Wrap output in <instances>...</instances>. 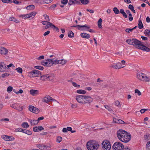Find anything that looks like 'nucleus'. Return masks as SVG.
Here are the masks:
<instances>
[{
  "label": "nucleus",
  "mask_w": 150,
  "mask_h": 150,
  "mask_svg": "<svg viewBox=\"0 0 150 150\" xmlns=\"http://www.w3.org/2000/svg\"><path fill=\"white\" fill-rule=\"evenodd\" d=\"M117 136L118 139L121 142L127 143L130 140L131 135L123 129H119L117 132Z\"/></svg>",
  "instance_id": "nucleus-1"
},
{
  "label": "nucleus",
  "mask_w": 150,
  "mask_h": 150,
  "mask_svg": "<svg viewBox=\"0 0 150 150\" xmlns=\"http://www.w3.org/2000/svg\"><path fill=\"white\" fill-rule=\"evenodd\" d=\"M126 42L128 44L133 45L134 47L139 49L141 48L143 43L135 38L128 39L126 40Z\"/></svg>",
  "instance_id": "nucleus-2"
},
{
  "label": "nucleus",
  "mask_w": 150,
  "mask_h": 150,
  "mask_svg": "<svg viewBox=\"0 0 150 150\" xmlns=\"http://www.w3.org/2000/svg\"><path fill=\"white\" fill-rule=\"evenodd\" d=\"M86 146L88 150H97L99 145L95 140H90L87 143Z\"/></svg>",
  "instance_id": "nucleus-3"
},
{
  "label": "nucleus",
  "mask_w": 150,
  "mask_h": 150,
  "mask_svg": "<svg viewBox=\"0 0 150 150\" xmlns=\"http://www.w3.org/2000/svg\"><path fill=\"white\" fill-rule=\"evenodd\" d=\"M102 146L103 150H110L111 147L110 142L107 140H105L102 142Z\"/></svg>",
  "instance_id": "nucleus-4"
},
{
  "label": "nucleus",
  "mask_w": 150,
  "mask_h": 150,
  "mask_svg": "<svg viewBox=\"0 0 150 150\" xmlns=\"http://www.w3.org/2000/svg\"><path fill=\"white\" fill-rule=\"evenodd\" d=\"M72 27H73L76 28H85L83 29V30L85 31H88L91 33H95V30L89 28H90V26L86 24H85V25H74L72 26Z\"/></svg>",
  "instance_id": "nucleus-5"
},
{
  "label": "nucleus",
  "mask_w": 150,
  "mask_h": 150,
  "mask_svg": "<svg viewBox=\"0 0 150 150\" xmlns=\"http://www.w3.org/2000/svg\"><path fill=\"white\" fill-rule=\"evenodd\" d=\"M124 146L121 142H115L112 146L113 150H122L124 148Z\"/></svg>",
  "instance_id": "nucleus-6"
},
{
  "label": "nucleus",
  "mask_w": 150,
  "mask_h": 150,
  "mask_svg": "<svg viewBox=\"0 0 150 150\" xmlns=\"http://www.w3.org/2000/svg\"><path fill=\"white\" fill-rule=\"evenodd\" d=\"M53 75L45 74L43 75L40 77V79L42 81L51 80L53 79Z\"/></svg>",
  "instance_id": "nucleus-7"
},
{
  "label": "nucleus",
  "mask_w": 150,
  "mask_h": 150,
  "mask_svg": "<svg viewBox=\"0 0 150 150\" xmlns=\"http://www.w3.org/2000/svg\"><path fill=\"white\" fill-rule=\"evenodd\" d=\"M85 96L82 95H78L76 97V100L78 102L82 104H84Z\"/></svg>",
  "instance_id": "nucleus-8"
},
{
  "label": "nucleus",
  "mask_w": 150,
  "mask_h": 150,
  "mask_svg": "<svg viewBox=\"0 0 150 150\" xmlns=\"http://www.w3.org/2000/svg\"><path fill=\"white\" fill-rule=\"evenodd\" d=\"M28 109L30 111L35 114L39 113L40 111L38 108L32 105L30 106Z\"/></svg>",
  "instance_id": "nucleus-9"
},
{
  "label": "nucleus",
  "mask_w": 150,
  "mask_h": 150,
  "mask_svg": "<svg viewBox=\"0 0 150 150\" xmlns=\"http://www.w3.org/2000/svg\"><path fill=\"white\" fill-rule=\"evenodd\" d=\"M1 137L6 141H12L14 139V138L13 137L6 135H2L1 136Z\"/></svg>",
  "instance_id": "nucleus-10"
},
{
  "label": "nucleus",
  "mask_w": 150,
  "mask_h": 150,
  "mask_svg": "<svg viewBox=\"0 0 150 150\" xmlns=\"http://www.w3.org/2000/svg\"><path fill=\"white\" fill-rule=\"evenodd\" d=\"M93 101L92 98L89 96H85L84 101L85 104L86 103L90 104Z\"/></svg>",
  "instance_id": "nucleus-11"
},
{
  "label": "nucleus",
  "mask_w": 150,
  "mask_h": 150,
  "mask_svg": "<svg viewBox=\"0 0 150 150\" xmlns=\"http://www.w3.org/2000/svg\"><path fill=\"white\" fill-rule=\"evenodd\" d=\"M6 71V64L3 62L0 63V71L4 72Z\"/></svg>",
  "instance_id": "nucleus-12"
},
{
  "label": "nucleus",
  "mask_w": 150,
  "mask_h": 150,
  "mask_svg": "<svg viewBox=\"0 0 150 150\" xmlns=\"http://www.w3.org/2000/svg\"><path fill=\"white\" fill-rule=\"evenodd\" d=\"M8 53L7 49L5 48L0 47V54L2 55H6Z\"/></svg>",
  "instance_id": "nucleus-13"
},
{
  "label": "nucleus",
  "mask_w": 150,
  "mask_h": 150,
  "mask_svg": "<svg viewBox=\"0 0 150 150\" xmlns=\"http://www.w3.org/2000/svg\"><path fill=\"white\" fill-rule=\"evenodd\" d=\"M113 122L115 123L120 124H125L126 123L122 120L120 119H117L114 117L113 118Z\"/></svg>",
  "instance_id": "nucleus-14"
},
{
  "label": "nucleus",
  "mask_w": 150,
  "mask_h": 150,
  "mask_svg": "<svg viewBox=\"0 0 150 150\" xmlns=\"http://www.w3.org/2000/svg\"><path fill=\"white\" fill-rule=\"evenodd\" d=\"M144 74L143 73L139 72L137 74V78L139 80L143 81Z\"/></svg>",
  "instance_id": "nucleus-15"
},
{
  "label": "nucleus",
  "mask_w": 150,
  "mask_h": 150,
  "mask_svg": "<svg viewBox=\"0 0 150 150\" xmlns=\"http://www.w3.org/2000/svg\"><path fill=\"white\" fill-rule=\"evenodd\" d=\"M30 94L33 96H36L39 94V91L36 90L31 89L30 91Z\"/></svg>",
  "instance_id": "nucleus-16"
},
{
  "label": "nucleus",
  "mask_w": 150,
  "mask_h": 150,
  "mask_svg": "<svg viewBox=\"0 0 150 150\" xmlns=\"http://www.w3.org/2000/svg\"><path fill=\"white\" fill-rule=\"evenodd\" d=\"M36 146L41 150L47 149V148H49V147L41 144H37L36 145Z\"/></svg>",
  "instance_id": "nucleus-17"
},
{
  "label": "nucleus",
  "mask_w": 150,
  "mask_h": 150,
  "mask_svg": "<svg viewBox=\"0 0 150 150\" xmlns=\"http://www.w3.org/2000/svg\"><path fill=\"white\" fill-rule=\"evenodd\" d=\"M33 75L34 76V77L39 76L41 75V72L38 70H33Z\"/></svg>",
  "instance_id": "nucleus-18"
},
{
  "label": "nucleus",
  "mask_w": 150,
  "mask_h": 150,
  "mask_svg": "<svg viewBox=\"0 0 150 150\" xmlns=\"http://www.w3.org/2000/svg\"><path fill=\"white\" fill-rule=\"evenodd\" d=\"M80 4L79 1L76 0H69L68 2L69 5H71L73 4Z\"/></svg>",
  "instance_id": "nucleus-19"
},
{
  "label": "nucleus",
  "mask_w": 150,
  "mask_h": 150,
  "mask_svg": "<svg viewBox=\"0 0 150 150\" xmlns=\"http://www.w3.org/2000/svg\"><path fill=\"white\" fill-rule=\"evenodd\" d=\"M141 48L140 49L141 50H144L146 52H149L150 51V48L148 47H147L145 46L144 45L143 43V45L141 47Z\"/></svg>",
  "instance_id": "nucleus-20"
},
{
  "label": "nucleus",
  "mask_w": 150,
  "mask_h": 150,
  "mask_svg": "<svg viewBox=\"0 0 150 150\" xmlns=\"http://www.w3.org/2000/svg\"><path fill=\"white\" fill-rule=\"evenodd\" d=\"M11 106V107L20 111H22L23 110V108H21L18 106L15 103L12 104Z\"/></svg>",
  "instance_id": "nucleus-21"
},
{
  "label": "nucleus",
  "mask_w": 150,
  "mask_h": 150,
  "mask_svg": "<svg viewBox=\"0 0 150 150\" xmlns=\"http://www.w3.org/2000/svg\"><path fill=\"white\" fill-rule=\"evenodd\" d=\"M119 65H116L115 64L112 65H111L110 67L114 69H119L122 68H123L125 67V66H122L121 65V66H118Z\"/></svg>",
  "instance_id": "nucleus-22"
},
{
  "label": "nucleus",
  "mask_w": 150,
  "mask_h": 150,
  "mask_svg": "<svg viewBox=\"0 0 150 150\" xmlns=\"http://www.w3.org/2000/svg\"><path fill=\"white\" fill-rule=\"evenodd\" d=\"M81 36L82 38L86 39H88L90 37L89 35L85 33H82L81 34Z\"/></svg>",
  "instance_id": "nucleus-23"
},
{
  "label": "nucleus",
  "mask_w": 150,
  "mask_h": 150,
  "mask_svg": "<svg viewBox=\"0 0 150 150\" xmlns=\"http://www.w3.org/2000/svg\"><path fill=\"white\" fill-rule=\"evenodd\" d=\"M143 81L149 82L150 81V76L145 74Z\"/></svg>",
  "instance_id": "nucleus-24"
},
{
  "label": "nucleus",
  "mask_w": 150,
  "mask_h": 150,
  "mask_svg": "<svg viewBox=\"0 0 150 150\" xmlns=\"http://www.w3.org/2000/svg\"><path fill=\"white\" fill-rule=\"evenodd\" d=\"M30 122L32 126L37 125L38 123L37 120H30Z\"/></svg>",
  "instance_id": "nucleus-25"
},
{
  "label": "nucleus",
  "mask_w": 150,
  "mask_h": 150,
  "mask_svg": "<svg viewBox=\"0 0 150 150\" xmlns=\"http://www.w3.org/2000/svg\"><path fill=\"white\" fill-rule=\"evenodd\" d=\"M139 23L138 24V28L139 29H142L143 27V24L142 23L141 20L140 18L138 21Z\"/></svg>",
  "instance_id": "nucleus-26"
},
{
  "label": "nucleus",
  "mask_w": 150,
  "mask_h": 150,
  "mask_svg": "<svg viewBox=\"0 0 150 150\" xmlns=\"http://www.w3.org/2000/svg\"><path fill=\"white\" fill-rule=\"evenodd\" d=\"M9 20L14 21L16 23H19L20 22L19 20L13 17H10L9 18Z\"/></svg>",
  "instance_id": "nucleus-27"
},
{
  "label": "nucleus",
  "mask_w": 150,
  "mask_h": 150,
  "mask_svg": "<svg viewBox=\"0 0 150 150\" xmlns=\"http://www.w3.org/2000/svg\"><path fill=\"white\" fill-rule=\"evenodd\" d=\"M21 126L22 127L24 128H27L29 127L28 123L26 122H23L21 124Z\"/></svg>",
  "instance_id": "nucleus-28"
},
{
  "label": "nucleus",
  "mask_w": 150,
  "mask_h": 150,
  "mask_svg": "<svg viewBox=\"0 0 150 150\" xmlns=\"http://www.w3.org/2000/svg\"><path fill=\"white\" fill-rule=\"evenodd\" d=\"M44 25H47L48 23H49V25L50 26H51V25H52V23H51L50 22L48 21H43L41 22Z\"/></svg>",
  "instance_id": "nucleus-29"
},
{
  "label": "nucleus",
  "mask_w": 150,
  "mask_h": 150,
  "mask_svg": "<svg viewBox=\"0 0 150 150\" xmlns=\"http://www.w3.org/2000/svg\"><path fill=\"white\" fill-rule=\"evenodd\" d=\"M86 92V91L81 89L78 90L77 91V93L79 94H85Z\"/></svg>",
  "instance_id": "nucleus-30"
},
{
  "label": "nucleus",
  "mask_w": 150,
  "mask_h": 150,
  "mask_svg": "<svg viewBox=\"0 0 150 150\" xmlns=\"http://www.w3.org/2000/svg\"><path fill=\"white\" fill-rule=\"evenodd\" d=\"M45 60L47 61V63L48 65H47V66L50 67L52 66V59H48L47 60Z\"/></svg>",
  "instance_id": "nucleus-31"
},
{
  "label": "nucleus",
  "mask_w": 150,
  "mask_h": 150,
  "mask_svg": "<svg viewBox=\"0 0 150 150\" xmlns=\"http://www.w3.org/2000/svg\"><path fill=\"white\" fill-rule=\"evenodd\" d=\"M68 36L70 38H72L74 37V34L70 30L68 32Z\"/></svg>",
  "instance_id": "nucleus-32"
},
{
  "label": "nucleus",
  "mask_w": 150,
  "mask_h": 150,
  "mask_svg": "<svg viewBox=\"0 0 150 150\" xmlns=\"http://www.w3.org/2000/svg\"><path fill=\"white\" fill-rule=\"evenodd\" d=\"M35 7L33 5H30L26 7V9L28 10H32L34 9Z\"/></svg>",
  "instance_id": "nucleus-33"
},
{
  "label": "nucleus",
  "mask_w": 150,
  "mask_h": 150,
  "mask_svg": "<svg viewBox=\"0 0 150 150\" xmlns=\"http://www.w3.org/2000/svg\"><path fill=\"white\" fill-rule=\"evenodd\" d=\"M129 8L131 10V11L134 13H135V11L134 9V7L131 4H130L129 5Z\"/></svg>",
  "instance_id": "nucleus-34"
},
{
  "label": "nucleus",
  "mask_w": 150,
  "mask_h": 150,
  "mask_svg": "<svg viewBox=\"0 0 150 150\" xmlns=\"http://www.w3.org/2000/svg\"><path fill=\"white\" fill-rule=\"evenodd\" d=\"M81 3L84 5H86L88 4L89 1L88 0H79Z\"/></svg>",
  "instance_id": "nucleus-35"
},
{
  "label": "nucleus",
  "mask_w": 150,
  "mask_h": 150,
  "mask_svg": "<svg viewBox=\"0 0 150 150\" xmlns=\"http://www.w3.org/2000/svg\"><path fill=\"white\" fill-rule=\"evenodd\" d=\"M102 19L101 18H100L98 21V26L100 28H102Z\"/></svg>",
  "instance_id": "nucleus-36"
},
{
  "label": "nucleus",
  "mask_w": 150,
  "mask_h": 150,
  "mask_svg": "<svg viewBox=\"0 0 150 150\" xmlns=\"http://www.w3.org/2000/svg\"><path fill=\"white\" fill-rule=\"evenodd\" d=\"M59 61L57 59L56 60H54L53 59H52V66L53 64H57L59 63Z\"/></svg>",
  "instance_id": "nucleus-37"
},
{
  "label": "nucleus",
  "mask_w": 150,
  "mask_h": 150,
  "mask_svg": "<svg viewBox=\"0 0 150 150\" xmlns=\"http://www.w3.org/2000/svg\"><path fill=\"white\" fill-rule=\"evenodd\" d=\"M113 11L116 14H118L120 13V11L117 7H114L113 8Z\"/></svg>",
  "instance_id": "nucleus-38"
},
{
  "label": "nucleus",
  "mask_w": 150,
  "mask_h": 150,
  "mask_svg": "<svg viewBox=\"0 0 150 150\" xmlns=\"http://www.w3.org/2000/svg\"><path fill=\"white\" fill-rule=\"evenodd\" d=\"M36 13L34 12H31L30 13L28 14V15L29 16V17L30 18V17H33V18L35 15L36 14Z\"/></svg>",
  "instance_id": "nucleus-39"
},
{
  "label": "nucleus",
  "mask_w": 150,
  "mask_h": 150,
  "mask_svg": "<svg viewBox=\"0 0 150 150\" xmlns=\"http://www.w3.org/2000/svg\"><path fill=\"white\" fill-rule=\"evenodd\" d=\"M34 68L37 69L42 70L44 69V67L41 66H36L34 67Z\"/></svg>",
  "instance_id": "nucleus-40"
},
{
  "label": "nucleus",
  "mask_w": 150,
  "mask_h": 150,
  "mask_svg": "<svg viewBox=\"0 0 150 150\" xmlns=\"http://www.w3.org/2000/svg\"><path fill=\"white\" fill-rule=\"evenodd\" d=\"M20 17H22L24 19L26 18H30L28 14L21 15H20Z\"/></svg>",
  "instance_id": "nucleus-41"
},
{
  "label": "nucleus",
  "mask_w": 150,
  "mask_h": 150,
  "mask_svg": "<svg viewBox=\"0 0 150 150\" xmlns=\"http://www.w3.org/2000/svg\"><path fill=\"white\" fill-rule=\"evenodd\" d=\"M59 63L62 65L64 64H66L67 62L66 60H64L63 59H62L61 60H59Z\"/></svg>",
  "instance_id": "nucleus-42"
},
{
  "label": "nucleus",
  "mask_w": 150,
  "mask_h": 150,
  "mask_svg": "<svg viewBox=\"0 0 150 150\" xmlns=\"http://www.w3.org/2000/svg\"><path fill=\"white\" fill-rule=\"evenodd\" d=\"M104 107L109 111H112V110L111 109V107L110 106H108L107 105H104Z\"/></svg>",
  "instance_id": "nucleus-43"
},
{
  "label": "nucleus",
  "mask_w": 150,
  "mask_h": 150,
  "mask_svg": "<svg viewBox=\"0 0 150 150\" xmlns=\"http://www.w3.org/2000/svg\"><path fill=\"white\" fill-rule=\"evenodd\" d=\"M16 70L19 73L21 74L23 71L22 68L21 67H18L16 69Z\"/></svg>",
  "instance_id": "nucleus-44"
},
{
  "label": "nucleus",
  "mask_w": 150,
  "mask_h": 150,
  "mask_svg": "<svg viewBox=\"0 0 150 150\" xmlns=\"http://www.w3.org/2000/svg\"><path fill=\"white\" fill-rule=\"evenodd\" d=\"M144 33L145 35L147 36H149L150 35V32L149 31L148 29H146L145 30Z\"/></svg>",
  "instance_id": "nucleus-45"
},
{
  "label": "nucleus",
  "mask_w": 150,
  "mask_h": 150,
  "mask_svg": "<svg viewBox=\"0 0 150 150\" xmlns=\"http://www.w3.org/2000/svg\"><path fill=\"white\" fill-rule=\"evenodd\" d=\"M149 135H144V139L146 141H147L150 139Z\"/></svg>",
  "instance_id": "nucleus-46"
},
{
  "label": "nucleus",
  "mask_w": 150,
  "mask_h": 150,
  "mask_svg": "<svg viewBox=\"0 0 150 150\" xmlns=\"http://www.w3.org/2000/svg\"><path fill=\"white\" fill-rule=\"evenodd\" d=\"M33 71H31L28 73V75L30 77H34V76L33 75Z\"/></svg>",
  "instance_id": "nucleus-47"
},
{
  "label": "nucleus",
  "mask_w": 150,
  "mask_h": 150,
  "mask_svg": "<svg viewBox=\"0 0 150 150\" xmlns=\"http://www.w3.org/2000/svg\"><path fill=\"white\" fill-rule=\"evenodd\" d=\"M24 133L26 134L29 135H30L32 134L30 130H26V129L25 131V132H24Z\"/></svg>",
  "instance_id": "nucleus-48"
},
{
  "label": "nucleus",
  "mask_w": 150,
  "mask_h": 150,
  "mask_svg": "<svg viewBox=\"0 0 150 150\" xmlns=\"http://www.w3.org/2000/svg\"><path fill=\"white\" fill-rule=\"evenodd\" d=\"M13 90V88L11 86H9L7 89V91L8 93H10Z\"/></svg>",
  "instance_id": "nucleus-49"
},
{
  "label": "nucleus",
  "mask_w": 150,
  "mask_h": 150,
  "mask_svg": "<svg viewBox=\"0 0 150 150\" xmlns=\"http://www.w3.org/2000/svg\"><path fill=\"white\" fill-rule=\"evenodd\" d=\"M115 105L117 106L119 108H120L121 105L120 104V103L118 100L115 101Z\"/></svg>",
  "instance_id": "nucleus-50"
},
{
  "label": "nucleus",
  "mask_w": 150,
  "mask_h": 150,
  "mask_svg": "<svg viewBox=\"0 0 150 150\" xmlns=\"http://www.w3.org/2000/svg\"><path fill=\"white\" fill-rule=\"evenodd\" d=\"M43 16L44 18L47 21H50V19L49 18V17L48 16H47L46 14H44L43 15Z\"/></svg>",
  "instance_id": "nucleus-51"
},
{
  "label": "nucleus",
  "mask_w": 150,
  "mask_h": 150,
  "mask_svg": "<svg viewBox=\"0 0 150 150\" xmlns=\"http://www.w3.org/2000/svg\"><path fill=\"white\" fill-rule=\"evenodd\" d=\"M146 148L147 150H150V141L148 142L147 143Z\"/></svg>",
  "instance_id": "nucleus-52"
},
{
  "label": "nucleus",
  "mask_w": 150,
  "mask_h": 150,
  "mask_svg": "<svg viewBox=\"0 0 150 150\" xmlns=\"http://www.w3.org/2000/svg\"><path fill=\"white\" fill-rule=\"evenodd\" d=\"M37 129L38 132L42 130H43L44 129V128L42 126H39L37 127Z\"/></svg>",
  "instance_id": "nucleus-53"
},
{
  "label": "nucleus",
  "mask_w": 150,
  "mask_h": 150,
  "mask_svg": "<svg viewBox=\"0 0 150 150\" xmlns=\"http://www.w3.org/2000/svg\"><path fill=\"white\" fill-rule=\"evenodd\" d=\"M72 85L74 86V87H75L77 88H79L80 87V86L79 85L76 84V83L74 82H72Z\"/></svg>",
  "instance_id": "nucleus-54"
},
{
  "label": "nucleus",
  "mask_w": 150,
  "mask_h": 150,
  "mask_svg": "<svg viewBox=\"0 0 150 150\" xmlns=\"http://www.w3.org/2000/svg\"><path fill=\"white\" fill-rule=\"evenodd\" d=\"M132 30L133 29L132 28H126L125 30V31H126V32L128 33H130L132 31Z\"/></svg>",
  "instance_id": "nucleus-55"
},
{
  "label": "nucleus",
  "mask_w": 150,
  "mask_h": 150,
  "mask_svg": "<svg viewBox=\"0 0 150 150\" xmlns=\"http://www.w3.org/2000/svg\"><path fill=\"white\" fill-rule=\"evenodd\" d=\"M9 74L7 73H5L4 74H2L1 76L2 78H5L9 76Z\"/></svg>",
  "instance_id": "nucleus-56"
},
{
  "label": "nucleus",
  "mask_w": 150,
  "mask_h": 150,
  "mask_svg": "<svg viewBox=\"0 0 150 150\" xmlns=\"http://www.w3.org/2000/svg\"><path fill=\"white\" fill-rule=\"evenodd\" d=\"M62 140V138L61 137H58L57 139V142H60Z\"/></svg>",
  "instance_id": "nucleus-57"
},
{
  "label": "nucleus",
  "mask_w": 150,
  "mask_h": 150,
  "mask_svg": "<svg viewBox=\"0 0 150 150\" xmlns=\"http://www.w3.org/2000/svg\"><path fill=\"white\" fill-rule=\"evenodd\" d=\"M41 64L43 66H47L48 65L47 63V61L46 62H44V61H42L41 62Z\"/></svg>",
  "instance_id": "nucleus-58"
},
{
  "label": "nucleus",
  "mask_w": 150,
  "mask_h": 150,
  "mask_svg": "<svg viewBox=\"0 0 150 150\" xmlns=\"http://www.w3.org/2000/svg\"><path fill=\"white\" fill-rule=\"evenodd\" d=\"M135 93L138 94L139 96H140L141 95V93L140 91L137 89H135Z\"/></svg>",
  "instance_id": "nucleus-59"
},
{
  "label": "nucleus",
  "mask_w": 150,
  "mask_h": 150,
  "mask_svg": "<svg viewBox=\"0 0 150 150\" xmlns=\"http://www.w3.org/2000/svg\"><path fill=\"white\" fill-rule=\"evenodd\" d=\"M68 2V0H62L61 1V3L64 5L66 4Z\"/></svg>",
  "instance_id": "nucleus-60"
},
{
  "label": "nucleus",
  "mask_w": 150,
  "mask_h": 150,
  "mask_svg": "<svg viewBox=\"0 0 150 150\" xmlns=\"http://www.w3.org/2000/svg\"><path fill=\"white\" fill-rule=\"evenodd\" d=\"M51 27L52 28L54 27L55 29H56L57 32H59V28L57 27H56L54 25L52 24V25H51Z\"/></svg>",
  "instance_id": "nucleus-61"
},
{
  "label": "nucleus",
  "mask_w": 150,
  "mask_h": 150,
  "mask_svg": "<svg viewBox=\"0 0 150 150\" xmlns=\"http://www.w3.org/2000/svg\"><path fill=\"white\" fill-rule=\"evenodd\" d=\"M47 97L48 99V100L49 101H50L51 100H55L54 99L52 98V97L49 96H47Z\"/></svg>",
  "instance_id": "nucleus-62"
},
{
  "label": "nucleus",
  "mask_w": 150,
  "mask_h": 150,
  "mask_svg": "<svg viewBox=\"0 0 150 150\" xmlns=\"http://www.w3.org/2000/svg\"><path fill=\"white\" fill-rule=\"evenodd\" d=\"M52 0H44V2L46 4H49L51 2Z\"/></svg>",
  "instance_id": "nucleus-63"
},
{
  "label": "nucleus",
  "mask_w": 150,
  "mask_h": 150,
  "mask_svg": "<svg viewBox=\"0 0 150 150\" xmlns=\"http://www.w3.org/2000/svg\"><path fill=\"white\" fill-rule=\"evenodd\" d=\"M44 55H42L40 56L37 58L38 60H40L42 59H44Z\"/></svg>",
  "instance_id": "nucleus-64"
}]
</instances>
